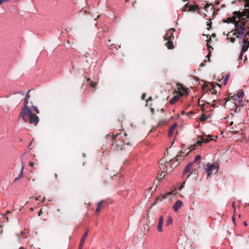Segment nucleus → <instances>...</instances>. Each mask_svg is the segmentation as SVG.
<instances>
[{
  "label": "nucleus",
  "instance_id": "nucleus-1",
  "mask_svg": "<svg viewBox=\"0 0 249 249\" xmlns=\"http://www.w3.org/2000/svg\"><path fill=\"white\" fill-rule=\"evenodd\" d=\"M244 95V92L242 91H239L237 94H233V96H229L226 99L225 103L232 101V102L234 104L236 108L235 112H238L240 110L241 108L244 106L243 103V98Z\"/></svg>",
  "mask_w": 249,
  "mask_h": 249
},
{
  "label": "nucleus",
  "instance_id": "nucleus-2",
  "mask_svg": "<svg viewBox=\"0 0 249 249\" xmlns=\"http://www.w3.org/2000/svg\"><path fill=\"white\" fill-rule=\"evenodd\" d=\"M33 110H27L26 113H24L23 116L21 113L19 114V117L23 119L24 122H27L31 124L36 126L39 121V117L35 114L32 113Z\"/></svg>",
  "mask_w": 249,
  "mask_h": 249
},
{
  "label": "nucleus",
  "instance_id": "nucleus-3",
  "mask_svg": "<svg viewBox=\"0 0 249 249\" xmlns=\"http://www.w3.org/2000/svg\"><path fill=\"white\" fill-rule=\"evenodd\" d=\"M218 168L219 166L217 163L211 164L208 163L204 167L208 172V178L211 177L212 175L215 174L218 172Z\"/></svg>",
  "mask_w": 249,
  "mask_h": 249
},
{
  "label": "nucleus",
  "instance_id": "nucleus-4",
  "mask_svg": "<svg viewBox=\"0 0 249 249\" xmlns=\"http://www.w3.org/2000/svg\"><path fill=\"white\" fill-rule=\"evenodd\" d=\"M173 160V159H168L164 156L159 161L160 168L161 170H162L163 173L167 171V165L171 164V162Z\"/></svg>",
  "mask_w": 249,
  "mask_h": 249
},
{
  "label": "nucleus",
  "instance_id": "nucleus-5",
  "mask_svg": "<svg viewBox=\"0 0 249 249\" xmlns=\"http://www.w3.org/2000/svg\"><path fill=\"white\" fill-rule=\"evenodd\" d=\"M233 14L235 15L241 21H248L249 16V8L245 9L241 12L239 11H235L233 13Z\"/></svg>",
  "mask_w": 249,
  "mask_h": 249
},
{
  "label": "nucleus",
  "instance_id": "nucleus-6",
  "mask_svg": "<svg viewBox=\"0 0 249 249\" xmlns=\"http://www.w3.org/2000/svg\"><path fill=\"white\" fill-rule=\"evenodd\" d=\"M235 31H238L240 32H245L246 27L249 29V25L248 23V21H243L242 23H240L239 21H236L234 23Z\"/></svg>",
  "mask_w": 249,
  "mask_h": 249
},
{
  "label": "nucleus",
  "instance_id": "nucleus-7",
  "mask_svg": "<svg viewBox=\"0 0 249 249\" xmlns=\"http://www.w3.org/2000/svg\"><path fill=\"white\" fill-rule=\"evenodd\" d=\"M120 135V134H117L116 135H113L112 137V140H113V144L114 143L115 144L116 146L118 147L119 148H120L121 149L122 148L123 143L124 144H126L127 145H129L130 144L129 142H125L124 141H123L122 142L121 141H119L118 140L116 141V139L118 138V137Z\"/></svg>",
  "mask_w": 249,
  "mask_h": 249
},
{
  "label": "nucleus",
  "instance_id": "nucleus-8",
  "mask_svg": "<svg viewBox=\"0 0 249 249\" xmlns=\"http://www.w3.org/2000/svg\"><path fill=\"white\" fill-rule=\"evenodd\" d=\"M189 8L188 11L194 12L196 11L199 10V8L197 4L195 5H189V3H186L182 9V11L185 12L187 10V8Z\"/></svg>",
  "mask_w": 249,
  "mask_h": 249
},
{
  "label": "nucleus",
  "instance_id": "nucleus-9",
  "mask_svg": "<svg viewBox=\"0 0 249 249\" xmlns=\"http://www.w3.org/2000/svg\"><path fill=\"white\" fill-rule=\"evenodd\" d=\"M15 96L13 98V101L16 103L19 104L24 96V92L22 91H18L14 93Z\"/></svg>",
  "mask_w": 249,
  "mask_h": 249
},
{
  "label": "nucleus",
  "instance_id": "nucleus-10",
  "mask_svg": "<svg viewBox=\"0 0 249 249\" xmlns=\"http://www.w3.org/2000/svg\"><path fill=\"white\" fill-rule=\"evenodd\" d=\"M180 157H182V156L180 155H177V156L175 158V159H173L174 160L171 162V164L167 165V171H166L165 173L167 172H170L172 170L173 167L172 165L173 164L175 166H177L178 164V159Z\"/></svg>",
  "mask_w": 249,
  "mask_h": 249
},
{
  "label": "nucleus",
  "instance_id": "nucleus-11",
  "mask_svg": "<svg viewBox=\"0 0 249 249\" xmlns=\"http://www.w3.org/2000/svg\"><path fill=\"white\" fill-rule=\"evenodd\" d=\"M28 100L29 99H27L24 98V106L22 108V109L21 110V111H20V113H21V115L22 116H23L24 113H26V111H27V109H28V110L32 109V108H31V107H30L28 105Z\"/></svg>",
  "mask_w": 249,
  "mask_h": 249
},
{
  "label": "nucleus",
  "instance_id": "nucleus-12",
  "mask_svg": "<svg viewBox=\"0 0 249 249\" xmlns=\"http://www.w3.org/2000/svg\"><path fill=\"white\" fill-rule=\"evenodd\" d=\"M246 36V35L245 36ZM246 37V36H245ZM249 47V41L247 40V39L245 37L244 38L242 41V49L241 52L242 53H244L246 52Z\"/></svg>",
  "mask_w": 249,
  "mask_h": 249
},
{
  "label": "nucleus",
  "instance_id": "nucleus-13",
  "mask_svg": "<svg viewBox=\"0 0 249 249\" xmlns=\"http://www.w3.org/2000/svg\"><path fill=\"white\" fill-rule=\"evenodd\" d=\"M177 94V95L174 96L170 100V103L171 105L175 104L179 99V97L183 95V93L181 91H178Z\"/></svg>",
  "mask_w": 249,
  "mask_h": 249
},
{
  "label": "nucleus",
  "instance_id": "nucleus-14",
  "mask_svg": "<svg viewBox=\"0 0 249 249\" xmlns=\"http://www.w3.org/2000/svg\"><path fill=\"white\" fill-rule=\"evenodd\" d=\"M237 16L233 14V16L231 17H229L226 19H223L222 20V22L224 23H233L234 24L235 22L236 21V19L237 18Z\"/></svg>",
  "mask_w": 249,
  "mask_h": 249
},
{
  "label": "nucleus",
  "instance_id": "nucleus-15",
  "mask_svg": "<svg viewBox=\"0 0 249 249\" xmlns=\"http://www.w3.org/2000/svg\"><path fill=\"white\" fill-rule=\"evenodd\" d=\"M88 231L87 230L84 234V235H83L81 239V241H80V244H79V249H82V248H83V246L84 244V243H85V241L86 239V238L88 236Z\"/></svg>",
  "mask_w": 249,
  "mask_h": 249
},
{
  "label": "nucleus",
  "instance_id": "nucleus-16",
  "mask_svg": "<svg viewBox=\"0 0 249 249\" xmlns=\"http://www.w3.org/2000/svg\"><path fill=\"white\" fill-rule=\"evenodd\" d=\"M164 218L162 216H160L159 218V224L157 227V229L159 231H162V225L163 223Z\"/></svg>",
  "mask_w": 249,
  "mask_h": 249
},
{
  "label": "nucleus",
  "instance_id": "nucleus-17",
  "mask_svg": "<svg viewBox=\"0 0 249 249\" xmlns=\"http://www.w3.org/2000/svg\"><path fill=\"white\" fill-rule=\"evenodd\" d=\"M182 205V203L180 200H178L173 206V209L175 212H177Z\"/></svg>",
  "mask_w": 249,
  "mask_h": 249
},
{
  "label": "nucleus",
  "instance_id": "nucleus-18",
  "mask_svg": "<svg viewBox=\"0 0 249 249\" xmlns=\"http://www.w3.org/2000/svg\"><path fill=\"white\" fill-rule=\"evenodd\" d=\"M177 123H175L172 126H171V127L170 128V129L168 131V136L169 137H171L172 136L173 132H174L176 127H177Z\"/></svg>",
  "mask_w": 249,
  "mask_h": 249
},
{
  "label": "nucleus",
  "instance_id": "nucleus-19",
  "mask_svg": "<svg viewBox=\"0 0 249 249\" xmlns=\"http://www.w3.org/2000/svg\"><path fill=\"white\" fill-rule=\"evenodd\" d=\"M193 164V162H191L187 164V165L186 166V167L184 169V171H183L184 174H187L190 171Z\"/></svg>",
  "mask_w": 249,
  "mask_h": 249
},
{
  "label": "nucleus",
  "instance_id": "nucleus-20",
  "mask_svg": "<svg viewBox=\"0 0 249 249\" xmlns=\"http://www.w3.org/2000/svg\"><path fill=\"white\" fill-rule=\"evenodd\" d=\"M233 35L236 36V37L239 38L245 35V32H240V31H235V30H234Z\"/></svg>",
  "mask_w": 249,
  "mask_h": 249
},
{
  "label": "nucleus",
  "instance_id": "nucleus-21",
  "mask_svg": "<svg viewBox=\"0 0 249 249\" xmlns=\"http://www.w3.org/2000/svg\"><path fill=\"white\" fill-rule=\"evenodd\" d=\"M165 45L168 49H173L174 48L173 42L170 40H168V41L166 43Z\"/></svg>",
  "mask_w": 249,
  "mask_h": 249
},
{
  "label": "nucleus",
  "instance_id": "nucleus-22",
  "mask_svg": "<svg viewBox=\"0 0 249 249\" xmlns=\"http://www.w3.org/2000/svg\"><path fill=\"white\" fill-rule=\"evenodd\" d=\"M177 87L178 88V91H180V90H182L183 92H186L187 91V89H186L184 86L180 83H177Z\"/></svg>",
  "mask_w": 249,
  "mask_h": 249
},
{
  "label": "nucleus",
  "instance_id": "nucleus-23",
  "mask_svg": "<svg viewBox=\"0 0 249 249\" xmlns=\"http://www.w3.org/2000/svg\"><path fill=\"white\" fill-rule=\"evenodd\" d=\"M210 117V115H207L206 114H205L204 113L202 114V115L201 116L199 120L200 121L203 123L204 122H205V121H206L208 118H209Z\"/></svg>",
  "mask_w": 249,
  "mask_h": 249
},
{
  "label": "nucleus",
  "instance_id": "nucleus-24",
  "mask_svg": "<svg viewBox=\"0 0 249 249\" xmlns=\"http://www.w3.org/2000/svg\"><path fill=\"white\" fill-rule=\"evenodd\" d=\"M104 202H105L104 200H101V201H99L98 203V207H97V208L96 210V212L97 213H100V207H101V206L103 205V204Z\"/></svg>",
  "mask_w": 249,
  "mask_h": 249
},
{
  "label": "nucleus",
  "instance_id": "nucleus-25",
  "mask_svg": "<svg viewBox=\"0 0 249 249\" xmlns=\"http://www.w3.org/2000/svg\"><path fill=\"white\" fill-rule=\"evenodd\" d=\"M172 194V192H168L167 193L166 195H163V194H162V195H160V196L161 197V199H165L167 197V196L169 195H171V194Z\"/></svg>",
  "mask_w": 249,
  "mask_h": 249
},
{
  "label": "nucleus",
  "instance_id": "nucleus-26",
  "mask_svg": "<svg viewBox=\"0 0 249 249\" xmlns=\"http://www.w3.org/2000/svg\"><path fill=\"white\" fill-rule=\"evenodd\" d=\"M175 38V36H174V34L173 33H171V34L170 35V36L167 37L165 39L166 40H171L174 39V38Z\"/></svg>",
  "mask_w": 249,
  "mask_h": 249
},
{
  "label": "nucleus",
  "instance_id": "nucleus-27",
  "mask_svg": "<svg viewBox=\"0 0 249 249\" xmlns=\"http://www.w3.org/2000/svg\"><path fill=\"white\" fill-rule=\"evenodd\" d=\"M23 169V167H22V168L20 175L15 179V181L20 179L22 177V176H23V173H22Z\"/></svg>",
  "mask_w": 249,
  "mask_h": 249
},
{
  "label": "nucleus",
  "instance_id": "nucleus-28",
  "mask_svg": "<svg viewBox=\"0 0 249 249\" xmlns=\"http://www.w3.org/2000/svg\"><path fill=\"white\" fill-rule=\"evenodd\" d=\"M201 140H202V141L203 142L208 143L209 142H210L211 141H212L213 140V139H209L208 138H201Z\"/></svg>",
  "mask_w": 249,
  "mask_h": 249
},
{
  "label": "nucleus",
  "instance_id": "nucleus-29",
  "mask_svg": "<svg viewBox=\"0 0 249 249\" xmlns=\"http://www.w3.org/2000/svg\"><path fill=\"white\" fill-rule=\"evenodd\" d=\"M230 77V75L229 74H227L225 75L224 79V84L226 85L227 84V82L228 80H229Z\"/></svg>",
  "mask_w": 249,
  "mask_h": 249
},
{
  "label": "nucleus",
  "instance_id": "nucleus-30",
  "mask_svg": "<svg viewBox=\"0 0 249 249\" xmlns=\"http://www.w3.org/2000/svg\"><path fill=\"white\" fill-rule=\"evenodd\" d=\"M212 23L211 21V20L207 22V26H208V27L207 28V30H210V29L211 28V27H212Z\"/></svg>",
  "mask_w": 249,
  "mask_h": 249
},
{
  "label": "nucleus",
  "instance_id": "nucleus-31",
  "mask_svg": "<svg viewBox=\"0 0 249 249\" xmlns=\"http://www.w3.org/2000/svg\"><path fill=\"white\" fill-rule=\"evenodd\" d=\"M31 108L32 109L33 108L37 114H39V109L37 108V107H36L34 106H32L31 107Z\"/></svg>",
  "mask_w": 249,
  "mask_h": 249
},
{
  "label": "nucleus",
  "instance_id": "nucleus-32",
  "mask_svg": "<svg viewBox=\"0 0 249 249\" xmlns=\"http://www.w3.org/2000/svg\"><path fill=\"white\" fill-rule=\"evenodd\" d=\"M196 146L195 144L191 145V146L190 147L189 151L186 153V155H187L189 152H190L192 151L193 150H194L196 148Z\"/></svg>",
  "mask_w": 249,
  "mask_h": 249
},
{
  "label": "nucleus",
  "instance_id": "nucleus-33",
  "mask_svg": "<svg viewBox=\"0 0 249 249\" xmlns=\"http://www.w3.org/2000/svg\"><path fill=\"white\" fill-rule=\"evenodd\" d=\"M172 222V219L171 217H169L167 221H166V225L169 226L170 225Z\"/></svg>",
  "mask_w": 249,
  "mask_h": 249
},
{
  "label": "nucleus",
  "instance_id": "nucleus-34",
  "mask_svg": "<svg viewBox=\"0 0 249 249\" xmlns=\"http://www.w3.org/2000/svg\"><path fill=\"white\" fill-rule=\"evenodd\" d=\"M200 158H201V156L199 155H197L195 157V158L194 162H196V161H198L199 160H200Z\"/></svg>",
  "mask_w": 249,
  "mask_h": 249
},
{
  "label": "nucleus",
  "instance_id": "nucleus-35",
  "mask_svg": "<svg viewBox=\"0 0 249 249\" xmlns=\"http://www.w3.org/2000/svg\"><path fill=\"white\" fill-rule=\"evenodd\" d=\"M97 84L96 83L90 81V86L91 88H94L96 87Z\"/></svg>",
  "mask_w": 249,
  "mask_h": 249
},
{
  "label": "nucleus",
  "instance_id": "nucleus-36",
  "mask_svg": "<svg viewBox=\"0 0 249 249\" xmlns=\"http://www.w3.org/2000/svg\"><path fill=\"white\" fill-rule=\"evenodd\" d=\"M203 141H202V140H201V141H198L196 142V143L195 144L196 145V146H198V145H201V144L203 143Z\"/></svg>",
  "mask_w": 249,
  "mask_h": 249
},
{
  "label": "nucleus",
  "instance_id": "nucleus-37",
  "mask_svg": "<svg viewBox=\"0 0 249 249\" xmlns=\"http://www.w3.org/2000/svg\"><path fill=\"white\" fill-rule=\"evenodd\" d=\"M212 87H213V89H214L215 88L214 85H213V84L212 85ZM217 93V92L216 91V90L215 89H213V90L211 92L212 94H216Z\"/></svg>",
  "mask_w": 249,
  "mask_h": 249
},
{
  "label": "nucleus",
  "instance_id": "nucleus-38",
  "mask_svg": "<svg viewBox=\"0 0 249 249\" xmlns=\"http://www.w3.org/2000/svg\"><path fill=\"white\" fill-rule=\"evenodd\" d=\"M165 173H163L162 172V173L161 174H159L158 175L157 177L159 178H163L165 176Z\"/></svg>",
  "mask_w": 249,
  "mask_h": 249
},
{
  "label": "nucleus",
  "instance_id": "nucleus-39",
  "mask_svg": "<svg viewBox=\"0 0 249 249\" xmlns=\"http://www.w3.org/2000/svg\"><path fill=\"white\" fill-rule=\"evenodd\" d=\"M245 2V7L249 8V0H244Z\"/></svg>",
  "mask_w": 249,
  "mask_h": 249
},
{
  "label": "nucleus",
  "instance_id": "nucleus-40",
  "mask_svg": "<svg viewBox=\"0 0 249 249\" xmlns=\"http://www.w3.org/2000/svg\"><path fill=\"white\" fill-rule=\"evenodd\" d=\"M30 91V90H28V92L27 93V94L26 95L25 97L24 98L27 99H29V98H30L29 92Z\"/></svg>",
  "mask_w": 249,
  "mask_h": 249
},
{
  "label": "nucleus",
  "instance_id": "nucleus-41",
  "mask_svg": "<svg viewBox=\"0 0 249 249\" xmlns=\"http://www.w3.org/2000/svg\"><path fill=\"white\" fill-rule=\"evenodd\" d=\"M162 199L161 198H160V197H158L156 199H155V203H158L159 201H162Z\"/></svg>",
  "mask_w": 249,
  "mask_h": 249
},
{
  "label": "nucleus",
  "instance_id": "nucleus-42",
  "mask_svg": "<svg viewBox=\"0 0 249 249\" xmlns=\"http://www.w3.org/2000/svg\"><path fill=\"white\" fill-rule=\"evenodd\" d=\"M211 5H212V4H209V3H207L206 4V5H205V7H204L205 9V10H207V8H208L210 6H211Z\"/></svg>",
  "mask_w": 249,
  "mask_h": 249
},
{
  "label": "nucleus",
  "instance_id": "nucleus-43",
  "mask_svg": "<svg viewBox=\"0 0 249 249\" xmlns=\"http://www.w3.org/2000/svg\"><path fill=\"white\" fill-rule=\"evenodd\" d=\"M207 49L209 51V52L210 51V49L212 48V49H213V48L210 46V45L209 44V43H207Z\"/></svg>",
  "mask_w": 249,
  "mask_h": 249
},
{
  "label": "nucleus",
  "instance_id": "nucleus-44",
  "mask_svg": "<svg viewBox=\"0 0 249 249\" xmlns=\"http://www.w3.org/2000/svg\"><path fill=\"white\" fill-rule=\"evenodd\" d=\"M213 103L212 104V106L213 107H217V106L216 105V104H215L214 103L216 102V100H213Z\"/></svg>",
  "mask_w": 249,
  "mask_h": 249
},
{
  "label": "nucleus",
  "instance_id": "nucleus-45",
  "mask_svg": "<svg viewBox=\"0 0 249 249\" xmlns=\"http://www.w3.org/2000/svg\"><path fill=\"white\" fill-rule=\"evenodd\" d=\"M43 213L42 209H41L38 213V215L40 216Z\"/></svg>",
  "mask_w": 249,
  "mask_h": 249
},
{
  "label": "nucleus",
  "instance_id": "nucleus-46",
  "mask_svg": "<svg viewBox=\"0 0 249 249\" xmlns=\"http://www.w3.org/2000/svg\"><path fill=\"white\" fill-rule=\"evenodd\" d=\"M243 53H242V52H241V53H240L239 54V58H238V59L239 60H242V59Z\"/></svg>",
  "mask_w": 249,
  "mask_h": 249
},
{
  "label": "nucleus",
  "instance_id": "nucleus-47",
  "mask_svg": "<svg viewBox=\"0 0 249 249\" xmlns=\"http://www.w3.org/2000/svg\"><path fill=\"white\" fill-rule=\"evenodd\" d=\"M136 3H137V1H136V0H134V1H133V2H132V7H133V8H134V7H135V5H136Z\"/></svg>",
  "mask_w": 249,
  "mask_h": 249
},
{
  "label": "nucleus",
  "instance_id": "nucleus-48",
  "mask_svg": "<svg viewBox=\"0 0 249 249\" xmlns=\"http://www.w3.org/2000/svg\"><path fill=\"white\" fill-rule=\"evenodd\" d=\"M230 39L232 43H234L235 41V38L234 37H231Z\"/></svg>",
  "mask_w": 249,
  "mask_h": 249
},
{
  "label": "nucleus",
  "instance_id": "nucleus-49",
  "mask_svg": "<svg viewBox=\"0 0 249 249\" xmlns=\"http://www.w3.org/2000/svg\"><path fill=\"white\" fill-rule=\"evenodd\" d=\"M1 228H2V226L0 225V236L1 235H2V234L3 233V231H2V230H1Z\"/></svg>",
  "mask_w": 249,
  "mask_h": 249
},
{
  "label": "nucleus",
  "instance_id": "nucleus-50",
  "mask_svg": "<svg viewBox=\"0 0 249 249\" xmlns=\"http://www.w3.org/2000/svg\"><path fill=\"white\" fill-rule=\"evenodd\" d=\"M34 162H29V165H30V166H31V167H33V166H34Z\"/></svg>",
  "mask_w": 249,
  "mask_h": 249
},
{
  "label": "nucleus",
  "instance_id": "nucleus-51",
  "mask_svg": "<svg viewBox=\"0 0 249 249\" xmlns=\"http://www.w3.org/2000/svg\"><path fill=\"white\" fill-rule=\"evenodd\" d=\"M212 41L211 37H209V38L207 40V43H209Z\"/></svg>",
  "mask_w": 249,
  "mask_h": 249
},
{
  "label": "nucleus",
  "instance_id": "nucleus-52",
  "mask_svg": "<svg viewBox=\"0 0 249 249\" xmlns=\"http://www.w3.org/2000/svg\"><path fill=\"white\" fill-rule=\"evenodd\" d=\"M152 100V98L151 97H150L148 98V99L147 100V102L150 101Z\"/></svg>",
  "mask_w": 249,
  "mask_h": 249
},
{
  "label": "nucleus",
  "instance_id": "nucleus-53",
  "mask_svg": "<svg viewBox=\"0 0 249 249\" xmlns=\"http://www.w3.org/2000/svg\"><path fill=\"white\" fill-rule=\"evenodd\" d=\"M145 94H143L142 96V99H144L145 98Z\"/></svg>",
  "mask_w": 249,
  "mask_h": 249
},
{
  "label": "nucleus",
  "instance_id": "nucleus-54",
  "mask_svg": "<svg viewBox=\"0 0 249 249\" xmlns=\"http://www.w3.org/2000/svg\"><path fill=\"white\" fill-rule=\"evenodd\" d=\"M150 110H151V111L152 112V113L154 114V111H155L154 109L153 108H151Z\"/></svg>",
  "mask_w": 249,
  "mask_h": 249
},
{
  "label": "nucleus",
  "instance_id": "nucleus-55",
  "mask_svg": "<svg viewBox=\"0 0 249 249\" xmlns=\"http://www.w3.org/2000/svg\"><path fill=\"white\" fill-rule=\"evenodd\" d=\"M39 198H40V196H36V200H39Z\"/></svg>",
  "mask_w": 249,
  "mask_h": 249
},
{
  "label": "nucleus",
  "instance_id": "nucleus-56",
  "mask_svg": "<svg viewBox=\"0 0 249 249\" xmlns=\"http://www.w3.org/2000/svg\"><path fill=\"white\" fill-rule=\"evenodd\" d=\"M210 54H211V53L209 52V54L206 56L207 57H208L209 58V60L210 59Z\"/></svg>",
  "mask_w": 249,
  "mask_h": 249
},
{
  "label": "nucleus",
  "instance_id": "nucleus-57",
  "mask_svg": "<svg viewBox=\"0 0 249 249\" xmlns=\"http://www.w3.org/2000/svg\"><path fill=\"white\" fill-rule=\"evenodd\" d=\"M243 225L246 227L247 226V223L246 221H244L243 222Z\"/></svg>",
  "mask_w": 249,
  "mask_h": 249
},
{
  "label": "nucleus",
  "instance_id": "nucleus-58",
  "mask_svg": "<svg viewBox=\"0 0 249 249\" xmlns=\"http://www.w3.org/2000/svg\"><path fill=\"white\" fill-rule=\"evenodd\" d=\"M87 81L89 82L90 83V81H91L90 78H88L87 79Z\"/></svg>",
  "mask_w": 249,
  "mask_h": 249
},
{
  "label": "nucleus",
  "instance_id": "nucleus-59",
  "mask_svg": "<svg viewBox=\"0 0 249 249\" xmlns=\"http://www.w3.org/2000/svg\"><path fill=\"white\" fill-rule=\"evenodd\" d=\"M3 0H0V5H1L3 3Z\"/></svg>",
  "mask_w": 249,
  "mask_h": 249
},
{
  "label": "nucleus",
  "instance_id": "nucleus-60",
  "mask_svg": "<svg viewBox=\"0 0 249 249\" xmlns=\"http://www.w3.org/2000/svg\"><path fill=\"white\" fill-rule=\"evenodd\" d=\"M233 122H232H232H231L230 123V125H231H231H233Z\"/></svg>",
  "mask_w": 249,
  "mask_h": 249
},
{
  "label": "nucleus",
  "instance_id": "nucleus-61",
  "mask_svg": "<svg viewBox=\"0 0 249 249\" xmlns=\"http://www.w3.org/2000/svg\"><path fill=\"white\" fill-rule=\"evenodd\" d=\"M45 197H43V199H42V202H44V201H45Z\"/></svg>",
  "mask_w": 249,
  "mask_h": 249
},
{
  "label": "nucleus",
  "instance_id": "nucleus-62",
  "mask_svg": "<svg viewBox=\"0 0 249 249\" xmlns=\"http://www.w3.org/2000/svg\"><path fill=\"white\" fill-rule=\"evenodd\" d=\"M183 187V185H181L180 187V189H181Z\"/></svg>",
  "mask_w": 249,
  "mask_h": 249
},
{
  "label": "nucleus",
  "instance_id": "nucleus-63",
  "mask_svg": "<svg viewBox=\"0 0 249 249\" xmlns=\"http://www.w3.org/2000/svg\"><path fill=\"white\" fill-rule=\"evenodd\" d=\"M19 249H25L22 247H21L19 248Z\"/></svg>",
  "mask_w": 249,
  "mask_h": 249
},
{
  "label": "nucleus",
  "instance_id": "nucleus-64",
  "mask_svg": "<svg viewBox=\"0 0 249 249\" xmlns=\"http://www.w3.org/2000/svg\"><path fill=\"white\" fill-rule=\"evenodd\" d=\"M30 210L31 211H33L34 210V209L33 208H31Z\"/></svg>",
  "mask_w": 249,
  "mask_h": 249
}]
</instances>
